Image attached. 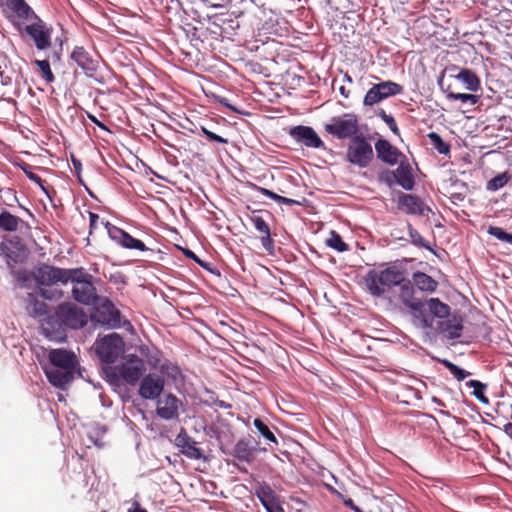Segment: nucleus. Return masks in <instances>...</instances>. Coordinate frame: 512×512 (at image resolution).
<instances>
[{"label": "nucleus", "mask_w": 512, "mask_h": 512, "mask_svg": "<svg viewBox=\"0 0 512 512\" xmlns=\"http://www.w3.org/2000/svg\"><path fill=\"white\" fill-rule=\"evenodd\" d=\"M39 291H40V295L43 299H47V300H60L64 293L62 290H59V289H52V288H48V287H40L39 288Z\"/></svg>", "instance_id": "46"}, {"label": "nucleus", "mask_w": 512, "mask_h": 512, "mask_svg": "<svg viewBox=\"0 0 512 512\" xmlns=\"http://www.w3.org/2000/svg\"><path fill=\"white\" fill-rule=\"evenodd\" d=\"M278 203L289 205V206L301 205V203L299 201L291 199V198H287V197H284V196H280V198L278 200Z\"/></svg>", "instance_id": "55"}, {"label": "nucleus", "mask_w": 512, "mask_h": 512, "mask_svg": "<svg viewBox=\"0 0 512 512\" xmlns=\"http://www.w3.org/2000/svg\"><path fill=\"white\" fill-rule=\"evenodd\" d=\"M398 208L410 215L425 216L431 209L417 196L413 194L402 193L398 197Z\"/></svg>", "instance_id": "13"}, {"label": "nucleus", "mask_w": 512, "mask_h": 512, "mask_svg": "<svg viewBox=\"0 0 512 512\" xmlns=\"http://www.w3.org/2000/svg\"><path fill=\"white\" fill-rule=\"evenodd\" d=\"M203 134L206 136V138L210 141V142H218V143H221V144H227L228 143V140L215 134L214 132L208 130L207 128L205 127H202L201 128Z\"/></svg>", "instance_id": "51"}, {"label": "nucleus", "mask_w": 512, "mask_h": 512, "mask_svg": "<svg viewBox=\"0 0 512 512\" xmlns=\"http://www.w3.org/2000/svg\"><path fill=\"white\" fill-rule=\"evenodd\" d=\"M32 64L37 66L40 76L47 83H52L55 80V76L50 68V63L48 60H34Z\"/></svg>", "instance_id": "36"}, {"label": "nucleus", "mask_w": 512, "mask_h": 512, "mask_svg": "<svg viewBox=\"0 0 512 512\" xmlns=\"http://www.w3.org/2000/svg\"><path fill=\"white\" fill-rule=\"evenodd\" d=\"M414 284L422 291L433 292L437 288V282L429 275L423 272L413 274Z\"/></svg>", "instance_id": "30"}, {"label": "nucleus", "mask_w": 512, "mask_h": 512, "mask_svg": "<svg viewBox=\"0 0 512 512\" xmlns=\"http://www.w3.org/2000/svg\"><path fill=\"white\" fill-rule=\"evenodd\" d=\"M101 224L105 226L109 237L122 247L127 249H136L139 251L149 250V248L142 241L132 237L123 229L111 224L108 221H101Z\"/></svg>", "instance_id": "8"}, {"label": "nucleus", "mask_w": 512, "mask_h": 512, "mask_svg": "<svg viewBox=\"0 0 512 512\" xmlns=\"http://www.w3.org/2000/svg\"><path fill=\"white\" fill-rule=\"evenodd\" d=\"M408 235L410 237L411 243L415 246L431 250L429 242H427L410 223H408Z\"/></svg>", "instance_id": "40"}, {"label": "nucleus", "mask_w": 512, "mask_h": 512, "mask_svg": "<svg viewBox=\"0 0 512 512\" xmlns=\"http://www.w3.org/2000/svg\"><path fill=\"white\" fill-rule=\"evenodd\" d=\"M13 9L20 17H28L30 13L33 14L31 8L24 2V0H15Z\"/></svg>", "instance_id": "48"}, {"label": "nucleus", "mask_w": 512, "mask_h": 512, "mask_svg": "<svg viewBox=\"0 0 512 512\" xmlns=\"http://www.w3.org/2000/svg\"><path fill=\"white\" fill-rule=\"evenodd\" d=\"M467 385L469 387L473 388V395L474 397L483 404H488L489 399L485 396L484 392L487 388V385L478 381V380H470L467 382Z\"/></svg>", "instance_id": "38"}, {"label": "nucleus", "mask_w": 512, "mask_h": 512, "mask_svg": "<svg viewBox=\"0 0 512 512\" xmlns=\"http://www.w3.org/2000/svg\"><path fill=\"white\" fill-rule=\"evenodd\" d=\"M25 309L28 315L33 318H46L50 316V314H48V305L34 293L27 294L25 298Z\"/></svg>", "instance_id": "21"}, {"label": "nucleus", "mask_w": 512, "mask_h": 512, "mask_svg": "<svg viewBox=\"0 0 512 512\" xmlns=\"http://www.w3.org/2000/svg\"><path fill=\"white\" fill-rule=\"evenodd\" d=\"M233 456L239 461L250 463L254 459L253 451L250 448L249 443L241 439L239 440L233 449Z\"/></svg>", "instance_id": "28"}, {"label": "nucleus", "mask_w": 512, "mask_h": 512, "mask_svg": "<svg viewBox=\"0 0 512 512\" xmlns=\"http://www.w3.org/2000/svg\"><path fill=\"white\" fill-rule=\"evenodd\" d=\"M89 220H90L89 227H90V233H91L92 230H95L98 228L100 217L96 213L89 212Z\"/></svg>", "instance_id": "52"}, {"label": "nucleus", "mask_w": 512, "mask_h": 512, "mask_svg": "<svg viewBox=\"0 0 512 512\" xmlns=\"http://www.w3.org/2000/svg\"><path fill=\"white\" fill-rule=\"evenodd\" d=\"M253 424L259 434L269 443L278 445V440L274 433L270 430L267 424H265L260 418H255Z\"/></svg>", "instance_id": "33"}, {"label": "nucleus", "mask_w": 512, "mask_h": 512, "mask_svg": "<svg viewBox=\"0 0 512 512\" xmlns=\"http://www.w3.org/2000/svg\"><path fill=\"white\" fill-rule=\"evenodd\" d=\"M290 137L299 144L309 148H321L323 141L310 126L298 125L289 130Z\"/></svg>", "instance_id": "11"}, {"label": "nucleus", "mask_w": 512, "mask_h": 512, "mask_svg": "<svg viewBox=\"0 0 512 512\" xmlns=\"http://www.w3.org/2000/svg\"><path fill=\"white\" fill-rule=\"evenodd\" d=\"M375 86L380 90L381 94L384 96L385 99L390 96L401 94L403 91V87L400 84L395 83L393 81H384L375 84Z\"/></svg>", "instance_id": "32"}, {"label": "nucleus", "mask_w": 512, "mask_h": 512, "mask_svg": "<svg viewBox=\"0 0 512 512\" xmlns=\"http://www.w3.org/2000/svg\"><path fill=\"white\" fill-rule=\"evenodd\" d=\"M88 118L93 122L95 123L98 127L102 128V129H106V126L100 122L94 115L92 114H88Z\"/></svg>", "instance_id": "61"}, {"label": "nucleus", "mask_w": 512, "mask_h": 512, "mask_svg": "<svg viewBox=\"0 0 512 512\" xmlns=\"http://www.w3.org/2000/svg\"><path fill=\"white\" fill-rule=\"evenodd\" d=\"M71 58L79 67L87 72H95L98 68V62L93 59L83 47H75L71 54Z\"/></svg>", "instance_id": "23"}, {"label": "nucleus", "mask_w": 512, "mask_h": 512, "mask_svg": "<svg viewBox=\"0 0 512 512\" xmlns=\"http://www.w3.org/2000/svg\"><path fill=\"white\" fill-rule=\"evenodd\" d=\"M344 504L354 510L355 512H361L360 509L354 504L353 500L351 498L344 500Z\"/></svg>", "instance_id": "60"}, {"label": "nucleus", "mask_w": 512, "mask_h": 512, "mask_svg": "<svg viewBox=\"0 0 512 512\" xmlns=\"http://www.w3.org/2000/svg\"><path fill=\"white\" fill-rule=\"evenodd\" d=\"M73 373L74 371L62 370L56 367L45 370L49 382L57 388H63L69 384L73 380Z\"/></svg>", "instance_id": "25"}, {"label": "nucleus", "mask_w": 512, "mask_h": 512, "mask_svg": "<svg viewBox=\"0 0 512 512\" xmlns=\"http://www.w3.org/2000/svg\"><path fill=\"white\" fill-rule=\"evenodd\" d=\"M326 244L328 247L338 252H344L349 249L348 244L343 241L342 237L336 231L330 232L329 237L326 239Z\"/></svg>", "instance_id": "37"}, {"label": "nucleus", "mask_w": 512, "mask_h": 512, "mask_svg": "<svg viewBox=\"0 0 512 512\" xmlns=\"http://www.w3.org/2000/svg\"><path fill=\"white\" fill-rule=\"evenodd\" d=\"M440 330L448 339L460 338L463 330L462 319L455 316L447 318L440 323Z\"/></svg>", "instance_id": "26"}, {"label": "nucleus", "mask_w": 512, "mask_h": 512, "mask_svg": "<svg viewBox=\"0 0 512 512\" xmlns=\"http://www.w3.org/2000/svg\"><path fill=\"white\" fill-rule=\"evenodd\" d=\"M180 400L173 394H167L157 402L156 413L164 420H175L179 417Z\"/></svg>", "instance_id": "16"}, {"label": "nucleus", "mask_w": 512, "mask_h": 512, "mask_svg": "<svg viewBox=\"0 0 512 512\" xmlns=\"http://www.w3.org/2000/svg\"><path fill=\"white\" fill-rule=\"evenodd\" d=\"M270 512H284V509L280 505H278L275 509H273Z\"/></svg>", "instance_id": "64"}, {"label": "nucleus", "mask_w": 512, "mask_h": 512, "mask_svg": "<svg viewBox=\"0 0 512 512\" xmlns=\"http://www.w3.org/2000/svg\"><path fill=\"white\" fill-rule=\"evenodd\" d=\"M387 171H384L380 174V180L385 182L388 186H392L393 182L395 181L394 176H388Z\"/></svg>", "instance_id": "56"}, {"label": "nucleus", "mask_w": 512, "mask_h": 512, "mask_svg": "<svg viewBox=\"0 0 512 512\" xmlns=\"http://www.w3.org/2000/svg\"><path fill=\"white\" fill-rule=\"evenodd\" d=\"M255 495L258 497L267 512L272 511L279 505L274 490L266 482L258 483L256 485Z\"/></svg>", "instance_id": "22"}, {"label": "nucleus", "mask_w": 512, "mask_h": 512, "mask_svg": "<svg viewBox=\"0 0 512 512\" xmlns=\"http://www.w3.org/2000/svg\"><path fill=\"white\" fill-rule=\"evenodd\" d=\"M127 512H148V511L145 508H143L138 501H134L132 503V508L128 509Z\"/></svg>", "instance_id": "58"}, {"label": "nucleus", "mask_w": 512, "mask_h": 512, "mask_svg": "<svg viewBox=\"0 0 512 512\" xmlns=\"http://www.w3.org/2000/svg\"><path fill=\"white\" fill-rule=\"evenodd\" d=\"M384 96L381 94L380 90L375 86V84L367 91L363 104L365 106H373L380 101L384 100Z\"/></svg>", "instance_id": "41"}, {"label": "nucleus", "mask_w": 512, "mask_h": 512, "mask_svg": "<svg viewBox=\"0 0 512 512\" xmlns=\"http://www.w3.org/2000/svg\"><path fill=\"white\" fill-rule=\"evenodd\" d=\"M31 229L28 222L18 216L11 214L5 208L0 209V232H19L22 230L29 231Z\"/></svg>", "instance_id": "18"}, {"label": "nucleus", "mask_w": 512, "mask_h": 512, "mask_svg": "<svg viewBox=\"0 0 512 512\" xmlns=\"http://www.w3.org/2000/svg\"><path fill=\"white\" fill-rule=\"evenodd\" d=\"M250 221L254 225L255 229L260 233V235L271 232L269 225L261 216L252 215L250 217Z\"/></svg>", "instance_id": "47"}, {"label": "nucleus", "mask_w": 512, "mask_h": 512, "mask_svg": "<svg viewBox=\"0 0 512 512\" xmlns=\"http://www.w3.org/2000/svg\"><path fill=\"white\" fill-rule=\"evenodd\" d=\"M450 100H459L463 103L470 102L472 105L478 103L480 97L475 94H466V93H455L449 92L447 95Z\"/></svg>", "instance_id": "44"}, {"label": "nucleus", "mask_w": 512, "mask_h": 512, "mask_svg": "<svg viewBox=\"0 0 512 512\" xmlns=\"http://www.w3.org/2000/svg\"><path fill=\"white\" fill-rule=\"evenodd\" d=\"M455 80L460 82L464 88L471 92H476L481 88V81L478 75L470 69L463 68L458 74L453 76Z\"/></svg>", "instance_id": "24"}, {"label": "nucleus", "mask_w": 512, "mask_h": 512, "mask_svg": "<svg viewBox=\"0 0 512 512\" xmlns=\"http://www.w3.org/2000/svg\"><path fill=\"white\" fill-rule=\"evenodd\" d=\"M13 275L18 282L23 284L29 280V276L25 270L14 271Z\"/></svg>", "instance_id": "54"}, {"label": "nucleus", "mask_w": 512, "mask_h": 512, "mask_svg": "<svg viewBox=\"0 0 512 512\" xmlns=\"http://www.w3.org/2000/svg\"><path fill=\"white\" fill-rule=\"evenodd\" d=\"M72 296L75 301L83 305L96 304L99 297L97 295L96 288L92 283V279L78 281V284H74L72 288Z\"/></svg>", "instance_id": "14"}, {"label": "nucleus", "mask_w": 512, "mask_h": 512, "mask_svg": "<svg viewBox=\"0 0 512 512\" xmlns=\"http://www.w3.org/2000/svg\"><path fill=\"white\" fill-rule=\"evenodd\" d=\"M403 281V273L396 267L371 270L365 277L367 288L373 296H381L391 287L399 285Z\"/></svg>", "instance_id": "3"}, {"label": "nucleus", "mask_w": 512, "mask_h": 512, "mask_svg": "<svg viewBox=\"0 0 512 512\" xmlns=\"http://www.w3.org/2000/svg\"><path fill=\"white\" fill-rule=\"evenodd\" d=\"M427 309L432 316L437 318H448L450 315V307L438 298L429 299Z\"/></svg>", "instance_id": "29"}, {"label": "nucleus", "mask_w": 512, "mask_h": 512, "mask_svg": "<svg viewBox=\"0 0 512 512\" xmlns=\"http://www.w3.org/2000/svg\"><path fill=\"white\" fill-rule=\"evenodd\" d=\"M34 279L39 288L50 287L58 282L64 284L63 268L43 264L36 269Z\"/></svg>", "instance_id": "12"}, {"label": "nucleus", "mask_w": 512, "mask_h": 512, "mask_svg": "<svg viewBox=\"0 0 512 512\" xmlns=\"http://www.w3.org/2000/svg\"><path fill=\"white\" fill-rule=\"evenodd\" d=\"M257 189L262 195L267 196V197L271 198L272 200L278 202L280 195L276 194L275 192H273L267 188L257 187Z\"/></svg>", "instance_id": "53"}, {"label": "nucleus", "mask_w": 512, "mask_h": 512, "mask_svg": "<svg viewBox=\"0 0 512 512\" xmlns=\"http://www.w3.org/2000/svg\"><path fill=\"white\" fill-rule=\"evenodd\" d=\"M375 150L378 159L389 165L397 164L399 157L402 156V153L385 139H379L375 143Z\"/></svg>", "instance_id": "19"}, {"label": "nucleus", "mask_w": 512, "mask_h": 512, "mask_svg": "<svg viewBox=\"0 0 512 512\" xmlns=\"http://www.w3.org/2000/svg\"><path fill=\"white\" fill-rule=\"evenodd\" d=\"M260 241L263 248L268 252L272 253L274 251V241L271 238V232L263 234L260 236Z\"/></svg>", "instance_id": "50"}, {"label": "nucleus", "mask_w": 512, "mask_h": 512, "mask_svg": "<svg viewBox=\"0 0 512 512\" xmlns=\"http://www.w3.org/2000/svg\"><path fill=\"white\" fill-rule=\"evenodd\" d=\"M165 380L157 373H149L139 383V395L143 399L155 400L163 392Z\"/></svg>", "instance_id": "10"}, {"label": "nucleus", "mask_w": 512, "mask_h": 512, "mask_svg": "<svg viewBox=\"0 0 512 512\" xmlns=\"http://www.w3.org/2000/svg\"><path fill=\"white\" fill-rule=\"evenodd\" d=\"M420 305L419 310H411L413 316L419 321L422 327H430L432 325V317L426 313L427 302L418 299Z\"/></svg>", "instance_id": "35"}, {"label": "nucleus", "mask_w": 512, "mask_h": 512, "mask_svg": "<svg viewBox=\"0 0 512 512\" xmlns=\"http://www.w3.org/2000/svg\"><path fill=\"white\" fill-rule=\"evenodd\" d=\"M488 234L494 236L495 238L502 242L512 244V233H507L501 227L490 226L488 228Z\"/></svg>", "instance_id": "43"}, {"label": "nucleus", "mask_w": 512, "mask_h": 512, "mask_svg": "<svg viewBox=\"0 0 512 512\" xmlns=\"http://www.w3.org/2000/svg\"><path fill=\"white\" fill-rule=\"evenodd\" d=\"M388 176H394L395 182L405 190H412L415 181L411 166L408 163L401 162L396 170L387 171Z\"/></svg>", "instance_id": "20"}, {"label": "nucleus", "mask_w": 512, "mask_h": 512, "mask_svg": "<svg viewBox=\"0 0 512 512\" xmlns=\"http://www.w3.org/2000/svg\"><path fill=\"white\" fill-rule=\"evenodd\" d=\"M325 131L338 139H352L354 136H358V118L353 113L334 117L331 123L325 125Z\"/></svg>", "instance_id": "6"}, {"label": "nucleus", "mask_w": 512, "mask_h": 512, "mask_svg": "<svg viewBox=\"0 0 512 512\" xmlns=\"http://www.w3.org/2000/svg\"><path fill=\"white\" fill-rule=\"evenodd\" d=\"M72 163H73V166H74L75 170H80L81 169V162L79 160H77L74 157H72Z\"/></svg>", "instance_id": "62"}, {"label": "nucleus", "mask_w": 512, "mask_h": 512, "mask_svg": "<svg viewBox=\"0 0 512 512\" xmlns=\"http://www.w3.org/2000/svg\"><path fill=\"white\" fill-rule=\"evenodd\" d=\"M511 179L512 176L508 172L500 173L487 182L486 188L489 191H497L503 188Z\"/></svg>", "instance_id": "34"}, {"label": "nucleus", "mask_w": 512, "mask_h": 512, "mask_svg": "<svg viewBox=\"0 0 512 512\" xmlns=\"http://www.w3.org/2000/svg\"><path fill=\"white\" fill-rule=\"evenodd\" d=\"M217 101H218L221 105H223V106H225V107L229 108L230 110H232V111H234V112L239 113V111L237 110V108H236V107H234L233 105H231V104L228 102V99H227L226 97H217Z\"/></svg>", "instance_id": "57"}, {"label": "nucleus", "mask_w": 512, "mask_h": 512, "mask_svg": "<svg viewBox=\"0 0 512 512\" xmlns=\"http://www.w3.org/2000/svg\"><path fill=\"white\" fill-rule=\"evenodd\" d=\"M214 405L219 407V408H222V409H229L232 407V405L230 403H227L223 400H216L214 401Z\"/></svg>", "instance_id": "59"}, {"label": "nucleus", "mask_w": 512, "mask_h": 512, "mask_svg": "<svg viewBox=\"0 0 512 512\" xmlns=\"http://www.w3.org/2000/svg\"><path fill=\"white\" fill-rule=\"evenodd\" d=\"M87 322V314L82 308L71 302H63L55 308L53 314L43 318L42 326L45 331H59L64 327L80 329Z\"/></svg>", "instance_id": "1"}, {"label": "nucleus", "mask_w": 512, "mask_h": 512, "mask_svg": "<svg viewBox=\"0 0 512 512\" xmlns=\"http://www.w3.org/2000/svg\"><path fill=\"white\" fill-rule=\"evenodd\" d=\"M400 285V299L403 304L410 310H419L418 299L413 297L414 288L410 281L401 282Z\"/></svg>", "instance_id": "27"}, {"label": "nucleus", "mask_w": 512, "mask_h": 512, "mask_svg": "<svg viewBox=\"0 0 512 512\" xmlns=\"http://www.w3.org/2000/svg\"><path fill=\"white\" fill-rule=\"evenodd\" d=\"M34 17L35 21L26 25L25 32L34 41L38 50H46L51 46V33L53 29L36 15Z\"/></svg>", "instance_id": "7"}, {"label": "nucleus", "mask_w": 512, "mask_h": 512, "mask_svg": "<svg viewBox=\"0 0 512 512\" xmlns=\"http://www.w3.org/2000/svg\"><path fill=\"white\" fill-rule=\"evenodd\" d=\"M64 284L69 280L72 281L73 285L78 284V281H85L86 279H92L91 274L87 273L84 268H63Z\"/></svg>", "instance_id": "31"}, {"label": "nucleus", "mask_w": 512, "mask_h": 512, "mask_svg": "<svg viewBox=\"0 0 512 512\" xmlns=\"http://www.w3.org/2000/svg\"><path fill=\"white\" fill-rule=\"evenodd\" d=\"M175 441L177 447L180 448L181 453L184 454L187 458L193 460L205 458L202 450L196 446L197 443L188 435L184 428H181Z\"/></svg>", "instance_id": "17"}, {"label": "nucleus", "mask_w": 512, "mask_h": 512, "mask_svg": "<svg viewBox=\"0 0 512 512\" xmlns=\"http://www.w3.org/2000/svg\"><path fill=\"white\" fill-rule=\"evenodd\" d=\"M23 171H24V173L26 174V176H27L31 181H33V182H35L36 184H38V185L41 187V189H42L45 193H47V191H46V189H45V187H44V183H45V181H44V180H42V178H41L39 175H37L36 173L32 172V171L29 169V166H27V168H26V167H23Z\"/></svg>", "instance_id": "49"}, {"label": "nucleus", "mask_w": 512, "mask_h": 512, "mask_svg": "<svg viewBox=\"0 0 512 512\" xmlns=\"http://www.w3.org/2000/svg\"><path fill=\"white\" fill-rule=\"evenodd\" d=\"M428 138L431 141L432 146L438 151L439 154H448L450 152V146L443 141L441 136L436 132H430Z\"/></svg>", "instance_id": "39"}, {"label": "nucleus", "mask_w": 512, "mask_h": 512, "mask_svg": "<svg viewBox=\"0 0 512 512\" xmlns=\"http://www.w3.org/2000/svg\"><path fill=\"white\" fill-rule=\"evenodd\" d=\"M442 363L458 381H462L470 375L469 372L448 360H443Z\"/></svg>", "instance_id": "42"}, {"label": "nucleus", "mask_w": 512, "mask_h": 512, "mask_svg": "<svg viewBox=\"0 0 512 512\" xmlns=\"http://www.w3.org/2000/svg\"><path fill=\"white\" fill-rule=\"evenodd\" d=\"M92 305L96 308L94 314L96 321L112 327L120 323V312L109 299L98 297L97 303Z\"/></svg>", "instance_id": "9"}, {"label": "nucleus", "mask_w": 512, "mask_h": 512, "mask_svg": "<svg viewBox=\"0 0 512 512\" xmlns=\"http://www.w3.org/2000/svg\"><path fill=\"white\" fill-rule=\"evenodd\" d=\"M377 116H379L387 124V126L390 128L393 134L400 135L398 125L392 115L387 114L384 109H380L377 112Z\"/></svg>", "instance_id": "45"}, {"label": "nucleus", "mask_w": 512, "mask_h": 512, "mask_svg": "<svg viewBox=\"0 0 512 512\" xmlns=\"http://www.w3.org/2000/svg\"><path fill=\"white\" fill-rule=\"evenodd\" d=\"M95 351L102 362L110 365L123 353V339L117 333H111L95 342Z\"/></svg>", "instance_id": "5"}, {"label": "nucleus", "mask_w": 512, "mask_h": 512, "mask_svg": "<svg viewBox=\"0 0 512 512\" xmlns=\"http://www.w3.org/2000/svg\"><path fill=\"white\" fill-rule=\"evenodd\" d=\"M339 91H340L341 95H343L345 98H347L349 96V91H347L344 86H341Z\"/></svg>", "instance_id": "63"}, {"label": "nucleus", "mask_w": 512, "mask_h": 512, "mask_svg": "<svg viewBox=\"0 0 512 512\" xmlns=\"http://www.w3.org/2000/svg\"><path fill=\"white\" fill-rule=\"evenodd\" d=\"M103 369L107 377L112 381L122 379L125 383L134 386L143 378L146 365L143 359L137 355L130 354L124 358L120 365H107Z\"/></svg>", "instance_id": "2"}, {"label": "nucleus", "mask_w": 512, "mask_h": 512, "mask_svg": "<svg viewBox=\"0 0 512 512\" xmlns=\"http://www.w3.org/2000/svg\"><path fill=\"white\" fill-rule=\"evenodd\" d=\"M48 359L51 364L62 370L74 371L78 365L76 355L66 349H52L48 353Z\"/></svg>", "instance_id": "15"}, {"label": "nucleus", "mask_w": 512, "mask_h": 512, "mask_svg": "<svg viewBox=\"0 0 512 512\" xmlns=\"http://www.w3.org/2000/svg\"><path fill=\"white\" fill-rule=\"evenodd\" d=\"M374 158L372 145L363 135L354 136L350 139L345 159L352 165L359 168H366Z\"/></svg>", "instance_id": "4"}]
</instances>
